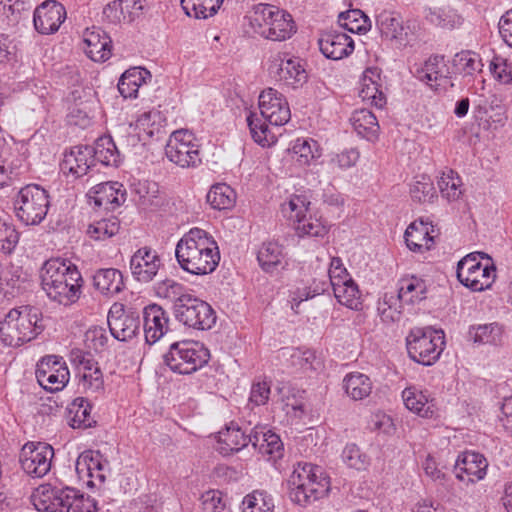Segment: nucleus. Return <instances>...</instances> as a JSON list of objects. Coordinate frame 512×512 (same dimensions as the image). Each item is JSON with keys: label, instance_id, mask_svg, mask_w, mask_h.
<instances>
[{"label": "nucleus", "instance_id": "nucleus-44", "mask_svg": "<svg viewBox=\"0 0 512 512\" xmlns=\"http://www.w3.org/2000/svg\"><path fill=\"white\" fill-rule=\"evenodd\" d=\"M207 202L216 210L232 209L236 203V192L226 183H217L210 188Z\"/></svg>", "mask_w": 512, "mask_h": 512}, {"label": "nucleus", "instance_id": "nucleus-27", "mask_svg": "<svg viewBox=\"0 0 512 512\" xmlns=\"http://www.w3.org/2000/svg\"><path fill=\"white\" fill-rule=\"evenodd\" d=\"M252 440L254 449L258 450L263 456H267L268 460L276 461L283 457V442L279 435L271 430L256 426L252 429Z\"/></svg>", "mask_w": 512, "mask_h": 512}, {"label": "nucleus", "instance_id": "nucleus-50", "mask_svg": "<svg viewBox=\"0 0 512 512\" xmlns=\"http://www.w3.org/2000/svg\"><path fill=\"white\" fill-rule=\"evenodd\" d=\"M339 23L347 31L352 33H365L371 27L368 16L360 9H351L339 14Z\"/></svg>", "mask_w": 512, "mask_h": 512}, {"label": "nucleus", "instance_id": "nucleus-5", "mask_svg": "<svg viewBox=\"0 0 512 512\" xmlns=\"http://www.w3.org/2000/svg\"><path fill=\"white\" fill-rule=\"evenodd\" d=\"M288 495L292 502L307 506L327 496L330 478L324 469L308 462H298L287 480Z\"/></svg>", "mask_w": 512, "mask_h": 512}, {"label": "nucleus", "instance_id": "nucleus-51", "mask_svg": "<svg viewBox=\"0 0 512 512\" xmlns=\"http://www.w3.org/2000/svg\"><path fill=\"white\" fill-rule=\"evenodd\" d=\"M333 293L341 305L356 311L362 309L361 292L354 280L348 283L342 282V285H338Z\"/></svg>", "mask_w": 512, "mask_h": 512}, {"label": "nucleus", "instance_id": "nucleus-38", "mask_svg": "<svg viewBox=\"0 0 512 512\" xmlns=\"http://www.w3.org/2000/svg\"><path fill=\"white\" fill-rule=\"evenodd\" d=\"M425 17L430 24L447 30L457 29L464 23L462 15L449 6L429 8Z\"/></svg>", "mask_w": 512, "mask_h": 512}, {"label": "nucleus", "instance_id": "nucleus-56", "mask_svg": "<svg viewBox=\"0 0 512 512\" xmlns=\"http://www.w3.org/2000/svg\"><path fill=\"white\" fill-rule=\"evenodd\" d=\"M413 201L418 203H430L436 197V190L431 179L422 175L410 188Z\"/></svg>", "mask_w": 512, "mask_h": 512}, {"label": "nucleus", "instance_id": "nucleus-29", "mask_svg": "<svg viewBox=\"0 0 512 512\" xmlns=\"http://www.w3.org/2000/svg\"><path fill=\"white\" fill-rule=\"evenodd\" d=\"M276 66L278 80L288 87L294 89L302 87L308 80V74L302 60L297 57L280 59Z\"/></svg>", "mask_w": 512, "mask_h": 512}, {"label": "nucleus", "instance_id": "nucleus-16", "mask_svg": "<svg viewBox=\"0 0 512 512\" xmlns=\"http://www.w3.org/2000/svg\"><path fill=\"white\" fill-rule=\"evenodd\" d=\"M111 335L119 341H128L140 332V315L133 309L125 310L123 304L115 303L107 315Z\"/></svg>", "mask_w": 512, "mask_h": 512}, {"label": "nucleus", "instance_id": "nucleus-37", "mask_svg": "<svg viewBox=\"0 0 512 512\" xmlns=\"http://www.w3.org/2000/svg\"><path fill=\"white\" fill-rule=\"evenodd\" d=\"M69 425L73 429H87L96 425L91 416L92 405L84 398H76L68 407Z\"/></svg>", "mask_w": 512, "mask_h": 512}, {"label": "nucleus", "instance_id": "nucleus-48", "mask_svg": "<svg viewBox=\"0 0 512 512\" xmlns=\"http://www.w3.org/2000/svg\"><path fill=\"white\" fill-rule=\"evenodd\" d=\"M120 229L119 219L111 215L107 218L95 220L88 226L87 234L96 241H104L116 235Z\"/></svg>", "mask_w": 512, "mask_h": 512}, {"label": "nucleus", "instance_id": "nucleus-20", "mask_svg": "<svg viewBox=\"0 0 512 512\" xmlns=\"http://www.w3.org/2000/svg\"><path fill=\"white\" fill-rule=\"evenodd\" d=\"M95 166L92 149L89 145H76L63 153L60 170L66 176L79 179Z\"/></svg>", "mask_w": 512, "mask_h": 512}, {"label": "nucleus", "instance_id": "nucleus-36", "mask_svg": "<svg viewBox=\"0 0 512 512\" xmlns=\"http://www.w3.org/2000/svg\"><path fill=\"white\" fill-rule=\"evenodd\" d=\"M146 78H151V74L144 68L133 67L126 70L118 82L119 93L124 98H136L139 88L146 83Z\"/></svg>", "mask_w": 512, "mask_h": 512}, {"label": "nucleus", "instance_id": "nucleus-64", "mask_svg": "<svg viewBox=\"0 0 512 512\" xmlns=\"http://www.w3.org/2000/svg\"><path fill=\"white\" fill-rule=\"evenodd\" d=\"M494 78L501 84H512V64L500 56H495L490 63Z\"/></svg>", "mask_w": 512, "mask_h": 512}, {"label": "nucleus", "instance_id": "nucleus-41", "mask_svg": "<svg viewBox=\"0 0 512 512\" xmlns=\"http://www.w3.org/2000/svg\"><path fill=\"white\" fill-rule=\"evenodd\" d=\"M283 258V247L275 241L264 242L257 252L259 266L267 273L277 270Z\"/></svg>", "mask_w": 512, "mask_h": 512}, {"label": "nucleus", "instance_id": "nucleus-15", "mask_svg": "<svg viewBox=\"0 0 512 512\" xmlns=\"http://www.w3.org/2000/svg\"><path fill=\"white\" fill-rule=\"evenodd\" d=\"M414 77L437 93L453 87L451 72L443 55H431L422 66L415 69Z\"/></svg>", "mask_w": 512, "mask_h": 512}, {"label": "nucleus", "instance_id": "nucleus-42", "mask_svg": "<svg viewBox=\"0 0 512 512\" xmlns=\"http://www.w3.org/2000/svg\"><path fill=\"white\" fill-rule=\"evenodd\" d=\"M141 9L139 0H114L104 9V14L115 22H131Z\"/></svg>", "mask_w": 512, "mask_h": 512}, {"label": "nucleus", "instance_id": "nucleus-9", "mask_svg": "<svg viewBox=\"0 0 512 512\" xmlns=\"http://www.w3.org/2000/svg\"><path fill=\"white\" fill-rule=\"evenodd\" d=\"M445 344L444 331L432 327H416L406 337L410 359L424 366H431L438 361Z\"/></svg>", "mask_w": 512, "mask_h": 512}, {"label": "nucleus", "instance_id": "nucleus-8", "mask_svg": "<svg viewBox=\"0 0 512 512\" xmlns=\"http://www.w3.org/2000/svg\"><path fill=\"white\" fill-rule=\"evenodd\" d=\"M457 278L474 292L490 289L496 279V267L484 252L470 253L457 264Z\"/></svg>", "mask_w": 512, "mask_h": 512}, {"label": "nucleus", "instance_id": "nucleus-21", "mask_svg": "<svg viewBox=\"0 0 512 512\" xmlns=\"http://www.w3.org/2000/svg\"><path fill=\"white\" fill-rule=\"evenodd\" d=\"M161 265V259L157 251L147 246L135 251L130 259L131 274L140 283L151 282Z\"/></svg>", "mask_w": 512, "mask_h": 512}, {"label": "nucleus", "instance_id": "nucleus-52", "mask_svg": "<svg viewBox=\"0 0 512 512\" xmlns=\"http://www.w3.org/2000/svg\"><path fill=\"white\" fill-rule=\"evenodd\" d=\"M273 509V498L264 490H254L242 501V512H273Z\"/></svg>", "mask_w": 512, "mask_h": 512}, {"label": "nucleus", "instance_id": "nucleus-11", "mask_svg": "<svg viewBox=\"0 0 512 512\" xmlns=\"http://www.w3.org/2000/svg\"><path fill=\"white\" fill-rule=\"evenodd\" d=\"M50 206L48 192L38 184L21 188L14 202L18 219L26 225H38L46 217Z\"/></svg>", "mask_w": 512, "mask_h": 512}, {"label": "nucleus", "instance_id": "nucleus-35", "mask_svg": "<svg viewBox=\"0 0 512 512\" xmlns=\"http://www.w3.org/2000/svg\"><path fill=\"white\" fill-rule=\"evenodd\" d=\"M350 121L359 136L372 142L378 139L380 127L376 116L370 110H355Z\"/></svg>", "mask_w": 512, "mask_h": 512}, {"label": "nucleus", "instance_id": "nucleus-13", "mask_svg": "<svg viewBox=\"0 0 512 512\" xmlns=\"http://www.w3.org/2000/svg\"><path fill=\"white\" fill-rule=\"evenodd\" d=\"M35 375L39 385L48 392L61 391L70 378L66 362L56 355L42 357L37 362Z\"/></svg>", "mask_w": 512, "mask_h": 512}, {"label": "nucleus", "instance_id": "nucleus-34", "mask_svg": "<svg viewBox=\"0 0 512 512\" xmlns=\"http://www.w3.org/2000/svg\"><path fill=\"white\" fill-rule=\"evenodd\" d=\"M92 149L94 163H100L104 166L118 167L121 163V155L118 151L115 142L110 135L99 137Z\"/></svg>", "mask_w": 512, "mask_h": 512}, {"label": "nucleus", "instance_id": "nucleus-45", "mask_svg": "<svg viewBox=\"0 0 512 512\" xmlns=\"http://www.w3.org/2000/svg\"><path fill=\"white\" fill-rule=\"evenodd\" d=\"M425 281L417 277L402 279L398 289V299L407 304H414L426 298Z\"/></svg>", "mask_w": 512, "mask_h": 512}, {"label": "nucleus", "instance_id": "nucleus-58", "mask_svg": "<svg viewBox=\"0 0 512 512\" xmlns=\"http://www.w3.org/2000/svg\"><path fill=\"white\" fill-rule=\"evenodd\" d=\"M139 196L138 203L144 209L154 208L160 205L158 186L155 182H139L135 189Z\"/></svg>", "mask_w": 512, "mask_h": 512}, {"label": "nucleus", "instance_id": "nucleus-39", "mask_svg": "<svg viewBox=\"0 0 512 512\" xmlns=\"http://www.w3.org/2000/svg\"><path fill=\"white\" fill-rule=\"evenodd\" d=\"M503 326L497 322L472 325L469 327L468 336L474 343L481 345H500L503 339Z\"/></svg>", "mask_w": 512, "mask_h": 512}, {"label": "nucleus", "instance_id": "nucleus-46", "mask_svg": "<svg viewBox=\"0 0 512 512\" xmlns=\"http://www.w3.org/2000/svg\"><path fill=\"white\" fill-rule=\"evenodd\" d=\"M224 0H181L185 13L196 19H206L213 16L220 9Z\"/></svg>", "mask_w": 512, "mask_h": 512}, {"label": "nucleus", "instance_id": "nucleus-62", "mask_svg": "<svg viewBox=\"0 0 512 512\" xmlns=\"http://www.w3.org/2000/svg\"><path fill=\"white\" fill-rule=\"evenodd\" d=\"M88 461L89 469V483H93V479L98 480L100 483L106 479L105 470L108 466L107 460L103 458V455L99 451L88 450Z\"/></svg>", "mask_w": 512, "mask_h": 512}, {"label": "nucleus", "instance_id": "nucleus-54", "mask_svg": "<svg viewBox=\"0 0 512 512\" xmlns=\"http://www.w3.org/2000/svg\"><path fill=\"white\" fill-rule=\"evenodd\" d=\"M201 512H230L227 497L219 490H208L200 497Z\"/></svg>", "mask_w": 512, "mask_h": 512}, {"label": "nucleus", "instance_id": "nucleus-40", "mask_svg": "<svg viewBox=\"0 0 512 512\" xmlns=\"http://www.w3.org/2000/svg\"><path fill=\"white\" fill-rule=\"evenodd\" d=\"M376 25L382 37L388 40L403 41L404 32L401 17L390 11H382L376 17Z\"/></svg>", "mask_w": 512, "mask_h": 512}, {"label": "nucleus", "instance_id": "nucleus-1", "mask_svg": "<svg viewBox=\"0 0 512 512\" xmlns=\"http://www.w3.org/2000/svg\"><path fill=\"white\" fill-rule=\"evenodd\" d=\"M159 298L173 304L176 320L188 328L209 330L216 323V313L209 303L198 298L192 289L174 279H165L155 285Z\"/></svg>", "mask_w": 512, "mask_h": 512}, {"label": "nucleus", "instance_id": "nucleus-2", "mask_svg": "<svg viewBox=\"0 0 512 512\" xmlns=\"http://www.w3.org/2000/svg\"><path fill=\"white\" fill-rule=\"evenodd\" d=\"M175 257L180 268L192 275H207L219 265L220 252L214 237L194 227L177 242Z\"/></svg>", "mask_w": 512, "mask_h": 512}, {"label": "nucleus", "instance_id": "nucleus-4", "mask_svg": "<svg viewBox=\"0 0 512 512\" xmlns=\"http://www.w3.org/2000/svg\"><path fill=\"white\" fill-rule=\"evenodd\" d=\"M259 109L261 117L251 112L247 116V124L254 141L264 147L275 141L267 123L282 126L290 120L291 112L286 98L273 88L261 92Z\"/></svg>", "mask_w": 512, "mask_h": 512}, {"label": "nucleus", "instance_id": "nucleus-30", "mask_svg": "<svg viewBox=\"0 0 512 512\" xmlns=\"http://www.w3.org/2000/svg\"><path fill=\"white\" fill-rule=\"evenodd\" d=\"M252 431L246 434L239 426L231 423L218 435L219 450L224 455L238 452L248 444L252 445Z\"/></svg>", "mask_w": 512, "mask_h": 512}, {"label": "nucleus", "instance_id": "nucleus-10", "mask_svg": "<svg viewBox=\"0 0 512 512\" xmlns=\"http://www.w3.org/2000/svg\"><path fill=\"white\" fill-rule=\"evenodd\" d=\"M210 359V352L199 341L182 340L170 345L163 355V362L178 374H192L204 367Z\"/></svg>", "mask_w": 512, "mask_h": 512}, {"label": "nucleus", "instance_id": "nucleus-59", "mask_svg": "<svg viewBox=\"0 0 512 512\" xmlns=\"http://www.w3.org/2000/svg\"><path fill=\"white\" fill-rule=\"evenodd\" d=\"M346 465L356 470H365L370 464L369 456L354 443L347 444L342 451Z\"/></svg>", "mask_w": 512, "mask_h": 512}, {"label": "nucleus", "instance_id": "nucleus-3", "mask_svg": "<svg viewBox=\"0 0 512 512\" xmlns=\"http://www.w3.org/2000/svg\"><path fill=\"white\" fill-rule=\"evenodd\" d=\"M40 279L42 289L51 301L70 306L80 299L84 279L71 261L61 258L45 261L40 270Z\"/></svg>", "mask_w": 512, "mask_h": 512}, {"label": "nucleus", "instance_id": "nucleus-57", "mask_svg": "<svg viewBox=\"0 0 512 512\" xmlns=\"http://www.w3.org/2000/svg\"><path fill=\"white\" fill-rule=\"evenodd\" d=\"M438 187L442 196L449 201L457 200L462 194L461 179L453 170L442 174L438 180Z\"/></svg>", "mask_w": 512, "mask_h": 512}, {"label": "nucleus", "instance_id": "nucleus-32", "mask_svg": "<svg viewBox=\"0 0 512 512\" xmlns=\"http://www.w3.org/2000/svg\"><path fill=\"white\" fill-rule=\"evenodd\" d=\"M93 286L105 296H114L125 289L123 275L116 268L98 269L93 276Z\"/></svg>", "mask_w": 512, "mask_h": 512}, {"label": "nucleus", "instance_id": "nucleus-19", "mask_svg": "<svg viewBox=\"0 0 512 512\" xmlns=\"http://www.w3.org/2000/svg\"><path fill=\"white\" fill-rule=\"evenodd\" d=\"M87 196L94 209L113 211L125 202L126 190L119 182H104L92 187Z\"/></svg>", "mask_w": 512, "mask_h": 512}, {"label": "nucleus", "instance_id": "nucleus-23", "mask_svg": "<svg viewBox=\"0 0 512 512\" xmlns=\"http://www.w3.org/2000/svg\"><path fill=\"white\" fill-rule=\"evenodd\" d=\"M454 468L459 480L475 483L486 476L488 461L478 452L465 451L458 455Z\"/></svg>", "mask_w": 512, "mask_h": 512}, {"label": "nucleus", "instance_id": "nucleus-53", "mask_svg": "<svg viewBox=\"0 0 512 512\" xmlns=\"http://www.w3.org/2000/svg\"><path fill=\"white\" fill-rule=\"evenodd\" d=\"M294 227L299 237L324 238L329 232L327 224L321 218L312 215L298 220Z\"/></svg>", "mask_w": 512, "mask_h": 512}, {"label": "nucleus", "instance_id": "nucleus-47", "mask_svg": "<svg viewBox=\"0 0 512 512\" xmlns=\"http://www.w3.org/2000/svg\"><path fill=\"white\" fill-rule=\"evenodd\" d=\"M293 158L300 166H306L320 157L318 143L312 139L298 138L291 147Z\"/></svg>", "mask_w": 512, "mask_h": 512}, {"label": "nucleus", "instance_id": "nucleus-31", "mask_svg": "<svg viewBox=\"0 0 512 512\" xmlns=\"http://www.w3.org/2000/svg\"><path fill=\"white\" fill-rule=\"evenodd\" d=\"M167 119L156 109L141 113L136 121L135 128L149 139L160 140L167 132Z\"/></svg>", "mask_w": 512, "mask_h": 512}, {"label": "nucleus", "instance_id": "nucleus-22", "mask_svg": "<svg viewBox=\"0 0 512 512\" xmlns=\"http://www.w3.org/2000/svg\"><path fill=\"white\" fill-rule=\"evenodd\" d=\"M168 312L158 304H149L143 309V330L145 341L152 345L169 331Z\"/></svg>", "mask_w": 512, "mask_h": 512}, {"label": "nucleus", "instance_id": "nucleus-61", "mask_svg": "<svg viewBox=\"0 0 512 512\" xmlns=\"http://www.w3.org/2000/svg\"><path fill=\"white\" fill-rule=\"evenodd\" d=\"M73 497L69 499V512H97V501L90 495H85L73 489Z\"/></svg>", "mask_w": 512, "mask_h": 512}, {"label": "nucleus", "instance_id": "nucleus-14", "mask_svg": "<svg viewBox=\"0 0 512 512\" xmlns=\"http://www.w3.org/2000/svg\"><path fill=\"white\" fill-rule=\"evenodd\" d=\"M54 449L43 442H27L19 454V463L23 471L32 477L41 478L51 469Z\"/></svg>", "mask_w": 512, "mask_h": 512}, {"label": "nucleus", "instance_id": "nucleus-28", "mask_svg": "<svg viewBox=\"0 0 512 512\" xmlns=\"http://www.w3.org/2000/svg\"><path fill=\"white\" fill-rule=\"evenodd\" d=\"M402 399L407 409L423 418H432L436 412L435 399L425 390L407 387L402 392Z\"/></svg>", "mask_w": 512, "mask_h": 512}, {"label": "nucleus", "instance_id": "nucleus-26", "mask_svg": "<svg viewBox=\"0 0 512 512\" xmlns=\"http://www.w3.org/2000/svg\"><path fill=\"white\" fill-rule=\"evenodd\" d=\"M359 96L363 101L369 102L376 108H383L386 105V96L382 90L380 68L368 67L364 71Z\"/></svg>", "mask_w": 512, "mask_h": 512}, {"label": "nucleus", "instance_id": "nucleus-55", "mask_svg": "<svg viewBox=\"0 0 512 512\" xmlns=\"http://www.w3.org/2000/svg\"><path fill=\"white\" fill-rule=\"evenodd\" d=\"M453 65L465 76L480 72L483 67L479 56L471 51L457 53L453 58Z\"/></svg>", "mask_w": 512, "mask_h": 512}, {"label": "nucleus", "instance_id": "nucleus-60", "mask_svg": "<svg viewBox=\"0 0 512 512\" xmlns=\"http://www.w3.org/2000/svg\"><path fill=\"white\" fill-rule=\"evenodd\" d=\"M0 162L4 164V169L9 176V180L13 177H17L21 173L23 158L18 152L13 151L11 147L1 149Z\"/></svg>", "mask_w": 512, "mask_h": 512}, {"label": "nucleus", "instance_id": "nucleus-63", "mask_svg": "<svg viewBox=\"0 0 512 512\" xmlns=\"http://www.w3.org/2000/svg\"><path fill=\"white\" fill-rule=\"evenodd\" d=\"M80 385L86 392L101 393L104 390L103 374L100 368H94L80 375Z\"/></svg>", "mask_w": 512, "mask_h": 512}, {"label": "nucleus", "instance_id": "nucleus-25", "mask_svg": "<svg viewBox=\"0 0 512 512\" xmlns=\"http://www.w3.org/2000/svg\"><path fill=\"white\" fill-rule=\"evenodd\" d=\"M85 53L95 62H104L111 56L112 41L99 27L86 29L84 33Z\"/></svg>", "mask_w": 512, "mask_h": 512}, {"label": "nucleus", "instance_id": "nucleus-49", "mask_svg": "<svg viewBox=\"0 0 512 512\" xmlns=\"http://www.w3.org/2000/svg\"><path fill=\"white\" fill-rule=\"evenodd\" d=\"M310 204L311 202L305 194H294L290 196L288 201L282 203L281 211L285 217L296 225L298 220L307 216Z\"/></svg>", "mask_w": 512, "mask_h": 512}, {"label": "nucleus", "instance_id": "nucleus-33", "mask_svg": "<svg viewBox=\"0 0 512 512\" xmlns=\"http://www.w3.org/2000/svg\"><path fill=\"white\" fill-rule=\"evenodd\" d=\"M430 228L432 225L423 220L412 222L404 233V239L409 250L417 253H422L424 250H429V242H433V237L430 235Z\"/></svg>", "mask_w": 512, "mask_h": 512}, {"label": "nucleus", "instance_id": "nucleus-43", "mask_svg": "<svg viewBox=\"0 0 512 512\" xmlns=\"http://www.w3.org/2000/svg\"><path fill=\"white\" fill-rule=\"evenodd\" d=\"M343 388L353 400H362L371 394L372 382L367 375L352 372L345 376Z\"/></svg>", "mask_w": 512, "mask_h": 512}, {"label": "nucleus", "instance_id": "nucleus-7", "mask_svg": "<svg viewBox=\"0 0 512 512\" xmlns=\"http://www.w3.org/2000/svg\"><path fill=\"white\" fill-rule=\"evenodd\" d=\"M248 19L255 34L272 41L286 40L296 32L292 16L273 5H256Z\"/></svg>", "mask_w": 512, "mask_h": 512}, {"label": "nucleus", "instance_id": "nucleus-12", "mask_svg": "<svg viewBox=\"0 0 512 512\" xmlns=\"http://www.w3.org/2000/svg\"><path fill=\"white\" fill-rule=\"evenodd\" d=\"M167 159L180 168H196L202 163L195 135L186 129L173 131L165 146Z\"/></svg>", "mask_w": 512, "mask_h": 512}, {"label": "nucleus", "instance_id": "nucleus-18", "mask_svg": "<svg viewBox=\"0 0 512 512\" xmlns=\"http://www.w3.org/2000/svg\"><path fill=\"white\" fill-rule=\"evenodd\" d=\"M65 19V7L56 0L42 2L36 7L33 14L34 27L43 35L57 32Z\"/></svg>", "mask_w": 512, "mask_h": 512}, {"label": "nucleus", "instance_id": "nucleus-6", "mask_svg": "<svg viewBox=\"0 0 512 512\" xmlns=\"http://www.w3.org/2000/svg\"><path fill=\"white\" fill-rule=\"evenodd\" d=\"M44 330L42 313L35 306L11 309L0 323V338L11 347H19L35 339Z\"/></svg>", "mask_w": 512, "mask_h": 512}, {"label": "nucleus", "instance_id": "nucleus-17", "mask_svg": "<svg viewBox=\"0 0 512 512\" xmlns=\"http://www.w3.org/2000/svg\"><path fill=\"white\" fill-rule=\"evenodd\" d=\"M73 488H59L52 484L39 485L31 495V501L40 512H69V499Z\"/></svg>", "mask_w": 512, "mask_h": 512}, {"label": "nucleus", "instance_id": "nucleus-24", "mask_svg": "<svg viewBox=\"0 0 512 512\" xmlns=\"http://www.w3.org/2000/svg\"><path fill=\"white\" fill-rule=\"evenodd\" d=\"M318 44L322 54L332 60L348 57L354 51L353 39L346 33L337 30L322 32Z\"/></svg>", "mask_w": 512, "mask_h": 512}]
</instances>
